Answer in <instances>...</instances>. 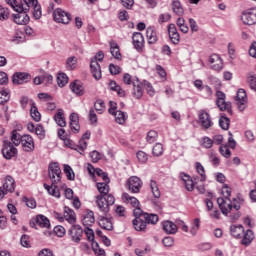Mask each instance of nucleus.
<instances>
[{
	"instance_id": "6",
	"label": "nucleus",
	"mask_w": 256,
	"mask_h": 256,
	"mask_svg": "<svg viewBox=\"0 0 256 256\" xmlns=\"http://www.w3.org/2000/svg\"><path fill=\"white\" fill-rule=\"evenodd\" d=\"M17 153H19V151L13 145V143H11V141L3 140V143H2V155H3L4 159L10 160L13 157H17Z\"/></svg>"
},
{
	"instance_id": "37",
	"label": "nucleus",
	"mask_w": 256,
	"mask_h": 256,
	"mask_svg": "<svg viewBox=\"0 0 256 256\" xmlns=\"http://www.w3.org/2000/svg\"><path fill=\"white\" fill-rule=\"evenodd\" d=\"M146 36L150 45L157 43V32L154 27L150 26L146 29Z\"/></svg>"
},
{
	"instance_id": "50",
	"label": "nucleus",
	"mask_w": 256,
	"mask_h": 256,
	"mask_svg": "<svg viewBox=\"0 0 256 256\" xmlns=\"http://www.w3.org/2000/svg\"><path fill=\"white\" fill-rule=\"evenodd\" d=\"M64 173L68 181H75V172L73 171V168H71V166L68 164L64 165Z\"/></svg>"
},
{
	"instance_id": "41",
	"label": "nucleus",
	"mask_w": 256,
	"mask_h": 256,
	"mask_svg": "<svg viewBox=\"0 0 256 256\" xmlns=\"http://www.w3.org/2000/svg\"><path fill=\"white\" fill-rule=\"evenodd\" d=\"M23 139V136H21L20 133L17 132V130H13L10 135V143L14 145V147H19L21 145V141Z\"/></svg>"
},
{
	"instance_id": "10",
	"label": "nucleus",
	"mask_w": 256,
	"mask_h": 256,
	"mask_svg": "<svg viewBox=\"0 0 256 256\" xmlns=\"http://www.w3.org/2000/svg\"><path fill=\"white\" fill-rule=\"evenodd\" d=\"M20 145L25 153H31L35 151V140L33 139V136L29 134L22 135Z\"/></svg>"
},
{
	"instance_id": "49",
	"label": "nucleus",
	"mask_w": 256,
	"mask_h": 256,
	"mask_svg": "<svg viewBox=\"0 0 256 256\" xmlns=\"http://www.w3.org/2000/svg\"><path fill=\"white\" fill-rule=\"evenodd\" d=\"M150 188L153 193V196L156 199H159V197H161V191H159V186L157 185V181L150 180Z\"/></svg>"
},
{
	"instance_id": "30",
	"label": "nucleus",
	"mask_w": 256,
	"mask_h": 256,
	"mask_svg": "<svg viewBox=\"0 0 256 256\" xmlns=\"http://www.w3.org/2000/svg\"><path fill=\"white\" fill-rule=\"evenodd\" d=\"M54 121L58 127H66L67 121L65 120V113L63 109H58L57 113L54 115Z\"/></svg>"
},
{
	"instance_id": "15",
	"label": "nucleus",
	"mask_w": 256,
	"mask_h": 256,
	"mask_svg": "<svg viewBox=\"0 0 256 256\" xmlns=\"http://www.w3.org/2000/svg\"><path fill=\"white\" fill-rule=\"evenodd\" d=\"M28 11L29 10L16 11L17 14L12 15L14 23H16V25H27L30 21L29 15L27 14Z\"/></svg>"
},
{
	"instance_id": "51",
	"label": "nucleus",
	"mask_w": 256,
	"mask_h": 256,
	"mask_svg": "<svg viewBox=\"0 0 256 256\" xmlns=\"http://www.w3.org/2000/svg\"><path fill=\"white\" fill-rule=\"evenodd\" d=\"M57 83L60 87H65L69 83V77L65 73H60L57 76Z\"/></svg>"
},
{
	"instance_id": "45",
	"label": "nucleus",
	"mask_w": 256,
	"mask_h": 256,
	"mask_svg": "<svg viewBox=\"0 0 256 256\" xmlns=\"http://www.w3.org/2000/svg\"><path fill=\"white\" fill-rule=\"evenodd\" d=\"M172 11L175 13V15H183L184 10L183 6H181V2L179 0H173L172 2Z\"/></svg>"
},
{
	"instance_id": "14",
	"label": "nucleus",
	"mask_w": 256,
	"mask_h": 256,
	"mask_svg": "<svg viewBox=\"0 0 256 256\" xmlns=\"http://www.w3.org/2000/svg\"><path fill=\"white\" fill-rule=\"evenodd\" d=\"M245 25H255L256 23V9L250 8L242 13L241 17Z\"/></svg>"
},
{
	"instance_id": "57",
	"label": "nucleus",
	"mask_w": 256,
	"mask_h": 256,
	"mask_svg": "<svg viewBox=\"0 0 256 256\" xmlns=\"http://www.w3.org/2000/svg\"><path fill=\"white\" fill-rule=\"evenodd\" d=\"M34 133L40 139H45V129L43 128V125L38 124L34 130Z\"/></svg>"
},
{
	"instance_id": "32",
	"label": "nucleus",
	"mask_w": 256,
	"mask_h": 256,
	"mask_svg": "<svg viewBox=\"0 0 256 256\" xmlns=\"http://www.w3.org/2000/svg\"><path fill=\"white\" fill-rule=\"evenodd\" d=\"M244 232L245 228L243 227V225L230 226V235H232V237H235V239H241Z\"/></svg>"
},
{
	"instance_id": "61",
	"label": "nucleus",
	"mask_w": 256,
	"mask_h": 256,
	"mask_svg": "<svg viewBox=\"0 0 256 256\" xmlns=\"http://www.w3.org/2000/svg\"><path fill=\"white\" fill-rule=\"evenodd\" d=\"M144 88L146 89L150 97H153L155 95V89L153 88V85H151L149 81L144 80Z\"/></svg>"
},
{
	"instance_id": "33",
	"label": "nucleus",
	"mask_w": 256,
	"mask_h": 256,
	"mask_svg": "<svg viewBox=\"0 0 256 256\" xmlns=\"http://www.w3.org/2000/svg\"><path fill=\"white\" fill-rule=\"evenodd\" d=\"M30 115L33 121H36V123H39L41 121V113L39 112V109L37 108V105L33 100L30 101Z\"/></svg>"
},
{
	"instance_id": "60",
	"label": "nucleus",
	"mask_w": 256,
	"mask_h": 256,
	"mask_svg": "<svg viewBox=\"0 0 256 256\" xmlns=\"http://www.w3.org/2000/svg\"><path fill=\"white\" fill-rule=\"evenodd\" d=\"M92 250L97 256H105V250L99 248V243H92Z\"/></svg>"
},
{
	"instance_id": "5",
	"label": "nucleus",
	"mask_w": 256,
	"mask_h": 256,
	"mask_svg": "<svg viewBox=\"0 0 256 256\" xmlns=\"http://www.w3.org/2000/svg\"><path fill=\"white\" fill-rule=\"evenodd\" d=\"M226 95L222 91H216V105L220 111H226L228 115H233L231 102L225 101Z\"/></svg>"
},
{
	"instance_id": "52",
	"label": "nucleus",
	"mask_w": 256,
	"mask_h": 256,
	"mask_svg": "<svg viewBox=\"0 0 256 256\" xmlns=\"http://www.w3.org/2000/svg\"><path fill=\"white\" fill-rule=\"evenodd\" d=\"M159 137V134L157 133V131L155 130H150L148 133H147V136H146V141L147 143H155V141H157Z\"/></svg>"
},
{
	"instance_id": "63",
	"label": "nucleus",
	"mask_w": 256,
	"mask_h": 256,
	"mask_svg": "<svg viewBox=\"0 0 256 256\" xmlns=\"http://www.w3.org/2000/svg\"><path fill=\"white\" fill-rule=\"evenodd\" d=\"M136 157L139 161V163H147L149 157L147 156V153L143 151H138L136 154Z\"/></svg>"
},
{
	"instance_id": "22",
	"label": "nucleus",
	"mask_w": 256,
	"mask_h": 256,
	"mask_svg": "<svg viewBox=\"0 0 256 256\" xmlns=\"http://www.w3.org/2000/svg\"><path fill=\"white\" fill-rule=\"evenodd\" d=\"M143 87L144 84L139 81V78H134L133 79V97L136 99H141L143 97Z\"/></svg>"
},
{
	"instance_id": "36",
	"label": "nucleus",
	"mask_w": 256,
	"mask_h": 256,
	"mask_svg": "<svg viewBox=\"0 0 256 256\" xmlns=\"http://www.w3.org/2000/svg\"><path fill=\"white\" fill-rule=\"evenodd\" d=\"M82 223L85 227H91L95 223V214L93 211H87L82 219Z\"/></svg>"
},
{
	"instance_id": "44",
	"label": "nucleus",
	"mask_w": 256,
	"mask_h": 256,
	"mask_svg": "<svg viewBox=\"0 0 256 256\" xmlns=\"http://www.w3.org/2000/svg\"><path fill=\"white\" fill-rule=\"evenodd\" d=\"M112 115L115 117L116 123L119 125H125V121H127V114L125 112L118 110Z\"/></svg>"
},
{
	"instance_id": "46",
	"label": "nucleus",
	"mask_w": 256,
	"mask_h": 256,
	"mask_svg": "<svg viewBox=\"0 0 256 256\" xmlns=\"http://www.w3.org/2000/svg\"><path fill=\"white\" fill-rule=\"evenodd\" d=\"M229 125H231V120L227 116L221 115L219 118V126L221 129L227 131L229 129Z\"/></svg>"
},
{
	"instance_id": "55",
	"label": "nucleus",
	"mask_w": 256,
	"mask_h": 256,
	"mask_svg": "<svg viewBox=\"0 0 256 256\" xmlns=\"http://www.w3.org/2000/svg\"><path fill=\"white\" fill-rule=\"evenodd\" d=\"M9 8L0 5V21H7L9 19Z\"/></svg>"
},
{
	"instance_id": "17",
	"label": "nucleus",
	"mask_w": 256,
	"mask_h": 256,
	"mask_svg": "<svg viewBox=\"0 0 256 256\" xmlns=\"http://www.w3.org/2000/svg\"><path fill=\"white\" fill-rule=\"evenodd\" d=\"M69 235L74 243H81V239L83 238V228H81L80 225L74 224L69 230Z\"/></svg>"
},
{
	"instance_id": "39",
	"label": "nucleus",
	"mask_w": 256,
	"mask_h": 256,
	"mask_svg": "<svg viewBox=\"0 0 256 256\" xmlns=\"http://www.w3.org/2000/svg\"><path fill=\"white\" fill-rule=\"evenodd\" d=\"M110 45V53L114 59H121V51L119 50V44L115 41H111Z\"/></svg>"
},
{
	"instance_id": "9",
	"label": "nucleus",
	"mask_w": 256,
	"mask_h": 256,
	"mask_svg": "<svg viewBox=\"0 0 256 256\" xmlns=\"http://www.w3.org/2000/svg\"><path fill=\"white\" fill-rule=\"evenodd\" d=\"M65 147H68L69 149H74V151H78L80 155H83L85 153V149H87V141L79 140L78 145L73 142V140L66 138L63 140Z\"/></svg>"
},
{
	"instance_id": "56",
	"label": "nucleus",
	"mask_w": 256,
	"mask_h": 256,
	"mask_svg": "<svg viewBox=\"0 0 256 256\" xmlns=\"http://www.w3.org/2000/svg\"><path fill=\"white\" fill-rule=\"evenodd\" d=\"M152 153L155 157H161L163 155V144L156 143L152 149Z\"/></svg>"
},
{
	"instance_id": "48",
	"label": "nucleus",
	"mask_w": 256,
	"mask_h": 256,
	"mask_svg": "<svg viewBox=\"0 0 256 256\" xmlns=\"http://www.w3.org/2000/svg\"><path fill=\"white\" fill-rule=\"evenodd\" d=\"M201 228V220L199 218H195L191 228H190V233L195 236L199 232V229Z\"/></svg>"
},
{
	"instance_id": "8",
	"label": "nucleus",
	"mask_w": 256,
	"mask_h": 256,
	"mask_svg": "<svg viewBox=\"0 0 256 256\" xmlns=\"http://www.w3.org/2000/svg\"><path fill=\"white\" fill-rule=\"evenodd\" d=\"M53 18L56 23H62L63 25H69L71 21V14L61 8H57L53 11Z\"/></svg>"
},
{
	"instance_id": "21",
	"label": "nucleus",
	"mask_w": 256,
	"mask_h": 256,
	"mask_svg": "<svg viewBox=\"0 0 256 256\" xmlns=\"http://www.w3.org/2000/svg\"><path fill=\"white\" fill-rule=\"evenodd\" d=\"M64 221H67L70 225H75L77 223V214H75V211L68 206L64 207Z\"/></svg>"
},
{
	"instance_id": "54",
	"label": "nucleus",
	"mask_w": 256,
	"mask_h": 256,
	"mask_svg": "<svg viewBox=\"0 0 256 256\" xmlns=\"http://www.w3.org/2000/svg\"><path fill=\"white\" fill-rule=\"evenodd\" d=\"M200 143L204 149H211V147H213V139L209 138L208 136L202 137Z\"/></svg>"
},
{
	"instance_id": "4",
	"label": "nucleus",
	"mask_w": 256,
	"mask_h": 256,
	"mask_svg": "<svg viewBox=\"0 0 256 256\" xmlns=\"http://www.w3.org/2000/svg\"><path fill=\"white\" fill-rule=\"evenodd\" d=\"M48 175L51 183L53 184L61 183L63 174L61 172V167H59V164L57 162L50 163L48 167Z\"/></svg>"
},
{
	"instance_id": "53",
	"label": "nucleus",
	"mask_w": 256,
	"mask_h": 256,
	"mask_svg": "<svg viewBox=\"0 0 256 256\" xmlns=\"http://www.w3.org/2000/svg\"><path fill=\"white\" fill-rule=\"evenodd\" d=\"M94 109L97 111L100 115L105 112V102L103 100H97L94 103Z\"/></svg>"
},
{
	"instance_id": "3",
	"label": "nucleus",
	"mask_w": 256,
	"mask_h": 256,
	"mask_svg": "<svg viewBox=\"0 0 256 256\" xmlns=\"http://www.w3.org/2000/svg\"><path fill=\"white\" fill-rule=\"evenodd\" d=\"M6 3L15 11H30L32 9L34 19H41V5L37 0H22L20 4H17V0H6Z\"/></svg>"
},
{
	"instance_id": "24",
	"label": "nucleus",
	"mask_w": 256,
	"mask_h": 256,
	"mask_svg": "<svg viewBox=\"0 0 256 256\" xmlns=\"http://www.w3.org/2000/svg\"><path fill=\"white\" fill-rule=\"evenodd\" d=\"M240 239L241 245H244V247H249V245L253 243V239H255V234L251 229H248L242 233V237Z\"/></svg>"
},
{
	"instance_id": "1",
	"label": "nucleus",
	"mask_w": 256,
	"mask_h": 256,
	"mask_svg": "<svg viewBox=\"0 0 256 256\" xmlns=\"http://www.w3.org/2000/svg\"><path fill=\"white\" fill-rule=\"evenodd\" d=\"M222 196L217 199V203L219 208L222 211L223 215H229L230 213V219L232 221H237L239 217H241V212L239 209H241V203H243V199L236 197L229 199L231 197V187L229 185L225 184L222 187Z\"/></svg>"
},
{
	"instance_id": "59",
	"label": "nucleus",
	"mask_w": 256,
	"mask_h": 256,
	"mask_svg": "<svg viewBox=\"0 0 256 256\" xmlns=\"http://www.w3.org/2000/svg\"><path fill=\"white\" fill-rule=\"evenodd\" d=\"M85 235H86L88 241H90V243H92V244L97 243V242H95V232L93 231V229L86 228Z\"/></svg>"
},
{
	"instance_id": "29",
	"label": "nucleus",
	"mask_w": 256,
	"mask_h": 256,
	"mask_svg": "<svg viewBox=\"0 0 256 256\" xmlns=\"http://www.w3.org/2000/svg\"><path fill=\"white\" fill-rule=\"evenodd\" d=\"M180 178L183 181L184 187L187 191H193V189H195V183H193L191 176L185 173H180Z\"/></svg>"
},
{
	"instance_id": "13",
	"label": "nucleus",
	"mask_w": 256,
	"mask_h": 256,
	"mask_svg": "<svg viewBox=\"0 0 256 256\" xmlns=\"http://www.w3.org/2000/svg\"><path fill=\"white\" fill-rule=\"evenodd\" d=\"M31 81V74L25 72H16L12 76L13 85H25Z\"/></svg>"
},
{
	"instance_id": "62",
	"label": "nucleus",
	"mask_w": 256,
	"mask_h": 256,
	"mask_svg": "<svg viewBox=\"0 0 256 256\" xmlns=\"http://www.w3.org/2000/svg\"><path fill=\"white\" fill-rule=\"evenodd\" d=\"M88 118L92 125L97 126L98 118H97V114L95 113V110L90 109Z\"/></svg>"
},
{
	"instance_id": "34",
	"label": "nucleus",
	"mask_w": 256,
	"mask_h": 256,
	"mask_svg": "<svg viewBox=\"0 0 256 256\" xmlns=\"http://www.w3.org/2000/svg\"><path fill=\"white\" fill-rule=\"evenodd\" d=\"M163 231L167 233V235H175L177 233L178 228L177 225L171 221L163 222Z\"/></svg>"
},
{
	"instance_id": "43",
	"label": "nucleus",
	"mask_w": 256,
	"mask_h": 256,
	"mask_svg": "<svg viewBox=\"0 0 256 256\" xmlns=\"http://www.w3.org/2000/svg\"><path fill=\"white\" fill-rule=\"evenodd\" d=\"M99 225L101 229H104L105 231H113V223L108 218H105V217L101 218L99 220Z\"/></svg>"
},
{
	"instance_id": "58",
	"label": "nucleus",
	"mask_w": 256,
	"mask_h": 256,
	"mask_svg": "<svg viewBox=\"0 0 256 256\" xmlns=\"http://www.w3.org/2000/svg\"><path fill=\"white\" fill-rule=\"evenodd\" d=\"M219 152L222 157H225L226 159H229L231 157V150L229 149V146H220Z\"/></svg>"
},
{
	"instance_id": "47",
	"label": "nucleus",
	"mask_w": 256,
	"mask_h": 256,
	"mask_svg": "<svg viewBox=\"0 0 256 256\" xmlns=\"http://www.w3.org/2000/svg\"><path fill=\"white\" fill-rule=\"evenodd\" d=\"M11 99V93L8 89H1L0 90V105H5L7 101Z\"/></svg>"
},
{
	"instance_id": "64",
	"label": "nucleus",
	"mask_w": 256,
	"mask_h": 256,
	"mask_svg": "<svg viewBox=\"0 0 256 256\" xmlns=\"http://www.w3.org/2000/svg\"><path fill=\"white\" fill-rule=\"evenodd\" d=\"M109 71H110L111 75H119V73H121V67L114 65V64H110Z\"/></svg>"
},
{
	"instance_id": "28",
	"label": "nucleus",
	"mask_w": 256,
	"mask_h": 256,
	"mask_svg": "<svg viewBox=\"0 0 256 256\" xmlns=\"http://www.w3.org/2000/svg\"><path fill=\"white\" fill-rule=\"evenodd\" d=\"M122 201L123 203H127L128 205H131L134 209H141L139 207V200L128 193H123L122 194Z\"/></svg>"
},
{
	"instance_id": "12",
	"label": "nucleus",
	"mask_w": 256,
	"mask_h": 256,
	"mask_svg": "<svg viewBox=\"0 0 256 256\" xmlns=\"http://www.w3.org/2000/svg\"><path fill=\"white\" fill-rule=\"evenodd\" d=\"M235 101L239 111H245L247 108V92L244 89H239Z\"/></svg>"
},
{
	"instance_id": "18",
	"label": "nucleus",
	"mask_w": 256,
	"mask_h": 256,
	"mask_svg": "<svg viewBox=\"0 0 256 256\" xmlns=\"http://www.w3.org/2000/svg\"><path fill=\"white\" fill-rule=\"evenodd\" d=\"M199 121L204 129H211V127H213V120H211V115L205 110L199 111Z\"/></svg>"
},
{
	"instance_id": "23",
	"label": "nucleus",
	"mask_w": 256,
	"mask_h": 256,
	"mask_svg": "<svg viewBox=\"0 0 256 256\" xmlns=\"http://www.w3.org/2000/svg\"><path fill=\"white\" fill-rule=\"evenodd\" d=\"M70 89L77 95L78 97H83L85 95V86H83V82L79 80H75L70 84Z\"/></svg>"
},
{
	"instance_id": "26",
	"label": "nucleus",
	"mask_w": 256,
	"mask_h": 256,
	"mask_svg": "<svg viewBox=\"0 0 256 256\" xmlns=\"http://www.w3.org/2000/svg\"><path fill=\"white\" fill-rule=\"evenodd\" d=\"M209 63H211V67L214 71H221L223 69V60L217 54H213L209 58Z\"/></svg>"
},
{
	"instance_id": "38",
	"label": "nucleus",
	"mask_w": 256,
	"mask_h": 256,
	"mask_svg": "<svg viewBox=\"0 0 256 256\" xmlns=\"http://www.w3.org/2000/svg\"><path fill=\"white\" fill-rule=\"evenodd\" d=\"M10 41L11 43H14V45H21V43H25V33L22 31H16Z\"/></svg>"
},
{
	"instance_id": "40",
	"label": "nucleus",
	"mask_w": 256,
	"mask_h": 256,
	"mask_svg": "<svg viewBox=\"0 0 256 256\" xmlns=\"http://www.w3.org/2000/svg\"><path fill=\"white\" fill-rule=\"evenodd\" d=\"M78 59L75 56H70L66 59L65 67L67 71H75L77 69Z\"/></svg>"
},
{
	"instance_id": "20",
	"label": "nucleus",
	"mask_w": 256,
	"mask_h": 256,
	"mask_svg": "<svg viewBox=\"0 0 256 256\" xmlns=\"http://www.w3.org/2000/svg\"><path fill=\"white\" fill-rule=\"evenodd\" d=\"M2 191L6 195L15 191V179H13V177L6 176V178L2 182Z\"/></svg>"
},
{
	"instance_id": "27",
	"label": "nucleus",
	"mask_w": 256,
	"mask_h": 256,
	"mask_svg": "<svg viewBox=\"0 0 256 256\" xmlns=\"http://www.w3.org/2000/svg\"><path fill=\"white\" fill-rule=\"evenodd\" d=\"M90 71H91L94 79H96V81H99V79H101V77H102L101 65L99 64V62H97L95 60H91L90 61Z\"/></svg>"
},
{
	"instance_id": "2",
	"label": "nucleus",
	"mask_w": 256,
	"mask_h": 256,
	"mask_svg": "<svg viewBox=\"0 0 256 256\" xmlns=\"http://www.w3.org/2000/svg\"><path fill=\"white\" fill-rule=\"evenodd\" d=\"M97 190L100 193L95 197L96 205L99 209V212L103 215L109 213L112 205H115V196L109 193V182H98L96 184Z\"/></svg>"
},
{
	"instance_id": "19",
	"label": "nucleus",
	"mask_w": 256,
	"mask_h": 256,
	"mask_svg": "<svg viewBox=\"0 0 256 256\" xmlns=\"http://www.w3.org/2000/svg\"><path fill=\"white\" fill-rule=\"evenodd\" d=\"M168 35L173 45H179L181 41V36L179 35V32L177 31V26H175V24L168 25Z\"/></svg>"
},
{
	"instance_id": "25",
	"label": "nucleus",
	"mask_w": 256,
	"mask_h": 256,
	"mask_svg": "<svg viewBox=\"0 0 256 256\" xmlns=\"http://www.w3.org/2000/svg\"><path fill=\"white\" fill-rule=\"evenodd\" d=\"M195 169L199 175L198 177H194L195 182L199 183L200 181L201 183H203L204 181H207V175L205 174V167L200 162L195 163Z\"/></svg>"
},
{
	"instance_id": "11",
	"label": "nucleus",
	"mask_w": 256,
	"mask_h": 256,
	"mask_svg": "<svg viewBox=\"0 0 256 256\" xmlns=\"http://www.w3.org/2000/svg\"><path fill=\"white\" fill-rule=\"evenodd\" d=\"M126 187L132 193H139L141 187H143V181L137 176H131L126 182Z\"/></svg>"
},
{
	"instance_id": "31",
	"label": "nucleus",
	"mask_w": 256,
	"mask_h": 256,
	"mask_svg": "<svg viewBox=\"0 0 256 256\" xmlns=\"http://www.w3.org/2000/svg\"><path fill=\"white\" fill-rule=\"evenodd\" d=\"M141 215L146 224L157 225V223H159V216L157 214L144 213L143 210H141Z\"/></svg>"
},
{
	"instance_id": "42",
	"label": "nucleus",
	"mask_w": 256,
	"mask_h": 256,
	"mask_svg": "<svg viewBox=\"0 0 256 256\" xmlns=\"http://www.w3.org/2000/svg\"><path fill=\"white\" fill-rule=\"evenodd\" d=\"M36 223L37 225H39V227H44L46 229H49L51 227V222L44 215H38L36 217Z\"/></svg>"
},
{
	"instance_id": "16",
	"label": "nucleus",
	"mask_w": 256,
	"mask_h": 256,
	"mask_svg": "<svg viewBox=\"0 0 256 256\" xmlns=\"http://www.w3.org/2000/svg\"><path fill=\"white\" fill-rule=\"evenodd\" d=\"M132 43L136 51H143V47H145V38L141 32H135L132 35Z\"/></svg>"
},
{
	"instance_id": "7",
	"label": "nucleus",
	"mask_w": 256,
	"mask_h": 256,
	"mask_svg": "<svg viewBox=\"0 0 256 256\" xmlns=\"http://www.w3.org/2000/svg\"><path fill=\"white\" fill-rule=\"evenodd\" d=\"M133 214L135 219L132 223L135 231H145L147 229V222H145V219L141 215V209H134Z\"/></svg>"
},
{
	"instance_id": "35",
	"label": "nucleus",
	"mask_w": 256,
	"mask_h": 256,
	"mask_svg": "<svg viewBox=\"0 0 256 256\" xmlns=\"http://www.w3.org/2000/svg\"><path fill=\"white\" fill-rule=\"evenodd\" d=\"M44 189H46L49 195H52V197H56V199H59L61 197V192L59 191L57 184H44Z\"/></svg>"
}]
</instances>
